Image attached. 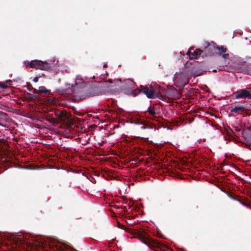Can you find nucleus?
<instances>
[{"instance_id":"f257e3e1","label":"nucleus","mask_w":251,"mask_h":251,"mask_svg":"<svg viewBox=\"0 0 251 251\" xmlns=\"http://www.w3.org/2000/svg\"><path fill=\"white\" fill-rule=\"evenodd\" d=\"M201 74V71L196 70L195 67H185L181 71L176 73L173 77V81L175 83L185 85L188 83L190 76H198Z\"/></svg>"},{"instance_id":"f03ea898","label":"nucleus","mask_w":251,"mask_h":251,"mask_svg":"<svg viewBox=\"0 0 251 251\" xmlns=\"http://www.w3.org/2000/svg\"><path fill=\"white\" fill-rule=\"evenodd\" d=\"M85 86V82L83 78L80 75H77L76 76L75 86L72 84H66L67 87L65 89H63V93L66 94H71L74 92L75 86L82 88Z\"/></svg>"},{"instance_id":"7ed1b4c3","label":"nucleus","mask_w":251,"mask_h":251,"mask_svg":"<svg viewBox=\"0 0 251 251\" xmlns=\"http://www.w3.org/2000/svg\"><path fill=\"white\" fill-rule=\"evenodd\" d=\"M158 91H156L151 85L144 86L143 88L138 90V93H143L149 99H154L158 96Z\"/></svg>"},{"instance_id":"20e7f679","label":"nucleus","mask_w":251,"mask_h":251,"mask_svg":"<svg viewBox=\"0 0 251 251\" xmlns=\"http://www.w3.org/2000/svg\"><path fill=\"white\" fill-rule=\"evenodd\" d=\"M28 65H30L31 68L42 70H47L50 68L48 63L38 60H32L30 62H27L26 66Z\"/></svg>"},{"instance_id":"39448f33","label":"nucleus","mask_w":251,"mask_h":251,"mask_svg":"<svg viewBox=\"0 0 251 251\" xmlns=\"http://www.w3.org/2000/svg\"><path fill=\"white\" fill-rule=\"evenodd\" d=\"M202 52V51L200 49L194 50L193 48H190L186 54L189 56V59H193L200 55Z\"/></svg>"},{"instance_id":"423d86ee","label":"nucleus","mask_w":251,"mask_h":251,"mask_svg":"<svg viewBox=\"0 0 251 251\" xmlns=\"http://www.w3.org/2000/svg\"><path fill=\"white\" fill-rule=\"evenodd\" d=\"M237 99L251 98V93L246 89L241 90L235 96Z\"/></svg>"},{"instance_id":"0eeeda50","label":"nucleus","mask_w":251,"mask_h":251,"mask_svg":"<svg viewBox=\"0 0 251 251\" xmlns=\"http://www.w3.org/2000/svg\"><path fill=\"white\" fill-rule=\"evenodd\" d=\"M55 115L61 121L69 120L70 118V115L65 110L58 111L56 112Z\"/></svg>"},{"instance_id":"6e6552de","label":"nucleus","mask_w":251,"mask_h":251,"mask_svg":"<svg viewBox=\"0 0 251 251\" xmlns=\"http://www.w3.org/2000/svg\"><path fill=\"white\" fill-rule=\"evenodd\" d=\"M216 48L220 51L219 54L220 55H222V57L224 59H226L227 56H228V54L225 53V52L226 50V49L223 46H221V47L218 46V47H217Z\"/></svg>"},{"instance_id":"1a4fd4ad","label":"nucleus","mask_w":251,"mask_h":251,"mask_svg":"<svg viewBox=\"0 0 251 251\" xmlns=\"http://www.w3.org/2000/svg\"><path fill=\"white\" fill-rule=\"evenodd\" d=\"M126 86H124L126 89H132L134 87L135 82L131 79L126 80Z\"/></svg>"},{"instance_id":"9d476101","label":"nucleus","mask_w":251,"mask_h":251,"mask_svg":"<svg viewBox=\"0 0 251 251\" xmlns=\"http://www.w3.org/2000/svg\"><path fill=\"white\" fill-rule=\"evenodd\" d=\"M244 109V107L243 106H235L232 108L231 111L233 113H237L241 110H243Z\"/></svg>"},{"instance_id":"9b49d317","label":"nucleus","mask_w":251,"mask_h":251,"mask_svg":"<svg viewBox=\"0 0 251 251\" xmlns=\"http://www.w3.org/2000/svg\"><path fill=\"white\" fill-rule=\"evenodd\" d=\"M238 65L242 67H249L250 64L246 61L241 60L239 62Z\"/></svg>"},{"instance_id":"f8f14e48","label":"nucleus","mask_w":251,"mask_h":251,"mask_svg":"<svg viewBox=\"0 0 251 251\" xmlns=\"http://www.w3.org/2000/svg\"><path fill=\"white\" fill-rule=\"evenodd\" d=\"M39 92L41 93L48 94L50 93V90L47 89L44 86H40L39 87Z\"/></svg>"},{"instance_id":"ddd939ff","label":"nucleus","mask_w":251,"mask_h":251,"mask_svg":"<svg viewBox=\"0 0 251 251\" xmlns=\"http://www.w3.org/2000/svg\"><path fill=\"white\" fill-rule=\"evenodd\" d=\"M149 113L151 115H154L155 114V112L154 110L150 109L149 110Z\"/></svg>"},{"instance_id":"4468645a","label":"nucleus","mask_w":251,"mask_h":251,"mask_svg":"<svg viewBox=\"0 0 251 251\" xmlns=\"http://www.w3.org/2000/svg\"><path fill=\"white\" fill-rule=\"evenodd\" d=\"M39 77H35L33 78V81L35 82H37L38 81Z\"/></svg>"},{"instance_id":"2eb2a0df","label":"nucleus","mask_w":251,"mask_h":251,"mask_svg":"<svg viewBox=\"0 0 251 251\" xmlns=\"http://www.w3.org/2000/svg\"><path fill=\"white\" fill-rule=\"evenodd\" d=\"M1 87L2 88H6V86L3 84H2L1 85Z\"/></svg>"},{"instance_id":"dca6fc26","label":"nucleus","mask_w":251,"mask_h":251,"mask_svg":"<svg viewBox=\"0 0 251 251\" xmlns=\"http://www.w3.org/2000/svg\"><path fill=\"white\" fill-rule=\"evenodd\" d=\"M100 76L102 79H104L105 77V75H101Z\"/></svg>"},{"instance_id":"f3484780","label":"nucleus","mask_w":251,"mask_h":251,"mask_svg":"<svg viewBox=\"0 0 251 251\" xmlns=\"http://www.w3.org/2000/svg\"><path fill=\"white\" fill-rule=\"evenodd\" d=\"M241 203H242L243 205H245V206H248L247 204H246V203H244V202H241Z\"/></svg>"},{"instance_id":"a211bd4d","label":"nucleus","mask_w":251,"mask_h":251,"mask_svg":"<svg viewBox=\"0 0 251 251\" xmlns=\"http://www.w3.org/2000/svg\"><path fill=\"white\" fill-rule=\"evenodd\" d=\"M37 91V90L36 89H34V93H37L36 91Z\"/></svg>"},{"instance_id":"6ab92c4d","label":"nucleus","mask_w":251,"mask_h":251,"mask_svg":"<svg viewBox=\"0 0 251 251\" xmlns=\"http://www.w3.org/2000/svg\"><path fill=\"white\" fill-rule=\"evenodd\" d=\"M157 88H160V87L159 86H158V85H157V86H156V89H157Z\"/></svg>"},{"instance_id":"aec40b11","label":"nucleus","mask_w":251,"mask_h":251,"mask_svg":"<svg viewBox=\"0 0 251 251\" xmlns=\"http://www.w3.org/2000/svg\"><path fill=\"white\" fill-rule=\"evenodd\" d=\"M142 128L143 129H145L146 127H145V126H142Z\"/></svg>"},{"instance_id":"412c9836","label":"nucleus","mask_w":251,"mask_h":251,"mask_svg":"<svg viewBox=\"0 0 251 251\" xmlns=\"http://www.w3.org/2000/svg\"><path fill=\"white\" fill-rule=\"evenodd\" d=\"M27 90H31V89H30V88H27Z\"/></svg>"},{"instance_id":"4be33fe9","label":"nucleus","mask_w":251,"mask_h":251,"mask_svg":"<svg viewBox=\"0 0 251 251\" xmlns=\"http://www.w3.org/2000/svg\"><path fill=\"white\" fill-rule=\"evenodd\" d=\"M106 66V65H104L103 67H105Z\"/></svg>"},{"instance_id":"5701e85b","label":"nucleus","mask_w":251,"mask_h":251,"mask_svg":"<svg viewBox=\"0 0 251 251\" xmlns=\"http://www.w3.org/2000/svg\"><path fill=\"white\" fill-rule=\"evenodd\" d=\"M250 42H251V40L250 41Z\"/></svg>"}]
</instances>
